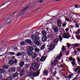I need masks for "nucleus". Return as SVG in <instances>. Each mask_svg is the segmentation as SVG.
<instances>
[{
  "label": "nucleus",
  "instance_id": "1",
  "mask_svg": "<svg viewBox=\"0 0 80 80\" xmlns=\"http://www.w3.org/2000/svg\"><path fill=\"white\" fill-rule=\"evenodd\" d=\"M62 52H60L59 56H57L55 58V59L54 60L53 62L51 63V65L52 66H53V65L54 66H56V65H57V59L58 58L59 60L60 59V58L62 57Z\"/></svg>",
  "mask_w": 80,
  "mask_h": 80
},
{
  "label": "nucleus",
  "instance_id": "29",
  "mask_svg": "<svg viewBox=\"0 0 80 80\" xmlns=\"http://www.w3.org/2000/svg\"><path fill=\"white\" fill-rule=\"evenodd\" d=\"M4 72H5V70H4L2 68L0 69V73H2Z\"/></svg>",
  "mask_w": 80,
  "mask_h": 80
},
{
  "label": "nucleus",
  "instance_id": "17",
  "mask_svg": "<svg viewBox=\"0 0 80 80\" xmlns=\"http://www.w3.org/2000/svg\"><path fill=\"white\" fill-rule=\"evenodd\" d=\"M33 50H34V49H33V48L31 46H29L28 47V50L29 51H31L32 52Z\"/></svg>",
  "mask_w": 80,
  "mask_h": 80
},
{
  "label": "nucleus",
  "instance_id": "34",
  "mask_svg": "<svg viewBox=\"0 0 80 80\" xmlns=\"http://www.w3.org/2000/svg\"><path fill=\"white\" fill-rule=\"evenodd\" d=\"M22 69V68L19 67L18 68H17V71H18V72H20V71Z\"/></svg>",
  "mask_w": 80,
  "mask_h": 80
},
{
  "label": "nucleus",
  "instance_id": "54",
  "mask_svg": "<svg viewBox=\"0 0 80 80\" xmlns=\"http://www.w3.org/2000/svg\"><path fill=\"white\" fill-rule=\"evenodd\" d=\"M12 59L13 60L14 59H15V56H13L12 57Z\"/></svg>",
  "mask_w": 80,
  "mask_h": 80
},
{
  "label": "nucleus",
  "instance_id": "64",
  "mask_svg": "<svg viewBox=\"0 0 80 80\" xmlns=\"http://www.w3.org/2000/svg\"><path fill=\"white\" fill-rule=\"evenodd\" d=\"M66 20L68 21V20H69V18H66Z\"/></svg>",
  "mask_w": 80,
  "mask_h": 80
},
{
  "label": "nucleus",
  "instance_id": "23",
  "mask_svg": "<svg viewBox=\"0 0 80 80\" xmlns=\"http://www.w3.org/2000/svg\"><path fill=\"white\" fill-rule=\"evenodd\" d=\"M25 67L26 68H29L30 67V64H26L25 65Z\"/></svg>",
  "mask_w": 80,
  "mask_h": 80
},
{
  "label": "nucleus",
  "instance_id": "55",
  "mask_svg": "<svg viewBox=\"0 0 80 80\" xmlns=\"http://www.w3.org/2000/svg\"><path fill=\"white\" fill-rule=\"evenodd\" d=\"M76 28H78V27H79V25L78 24H76Z\"/></svg>",
  "mask_w": 80,
  "mask_h": 80
},
{
  "label": "nucleus",
  "instance_id": "7",
  "mask_svg": "<svg viewBox=\"0 0 80 80\" xmlns=\"http://www.w3.org/2000/svg\"><path fill=\"white\" fill-rule=\"evenodd\" d=\"M26 43H29L30 45L31 46H32V41L30 39H27L25 41Z\"/></svg>",
  "mask_w": 80,
  "mask_h": 80
},
{
  "label": "nucleus",
  "instance_id": "59",
  "mask_svg": "<svg viewBox=\"0 0 80 80\" xmlns=\"http://www.w3.org/2000/svg\"><path fill=\"white\" fill-rule=\"evenodd\" d=\"M43 0H40L39 1V3H42V2H43Z\"/></svg>",
  "mask_w": 80,
  "mask_h": 80
},
{
  "label": "nucleus",
  "instance_id": "3",
  "mask_svg": "<svg viewBox=\"0 0 80 80\" xmlns=\"http://www.w3.org/2000/svg\"><path fill=\"white\" fill-rule=\"evenodd\" d=\"M62 37L65 38H68L70 37V35L69 34L65 32L63 34Z\"/></svg>",
  "mask_w": 80,
  "mask_h": 80
},
{
  "label": "nucleus",
  "instance_id": "2",
  "mask_svg": "<svg viewBox=\"0 0 80 80\" xmlns=\"http://www.w3.org/2000/svg\"><path fill=\"white\" fill-rule=\"evenodd\" d=\"M32 68L33 70H37L38 69V65L37 62H34L32 64Z\"/></svg>",
  "mask_w": 80,
  "mask_h": 80
},
{
  "label": "nucleus",
  "instance_id": "53",
  "mask_svg": "<svg viewBox=\"0 0 80 80\" xmlns=\"http://www.w3.org/2000/svg\"><path fill=\"white\" fill-rule=\"evenodd\" d=\"M77 69L78 70H80V66H78L77 67Z\"/></svg>",
  "mask_w": 80,
  "mask_h": 80
},
{
  "label": "nucleus",
  "instance_id": "14",
  "mask_svg": "<svg viewBox=\"0 0 80 80\" xmlns=\"http://www.w3.org/2000/svg\"><path fill=\"white\" fill-rule=\"evenodd\" d=\"M28 77H30L33 75V72L32 71L28 72L27 73Z\"/></svg>",
  "mask_w": 80,
  "mask_h": 80
},
{
  "label": "nucleus",
  "instance_id": "33",
  "mask_svg": "<svg viewBox=\"0 0 80 80\" xmlns=\"http://www.w3.org/2000/svg\"><path fill=\"white\" fill-rule=\"evenodd\" d=\"M72 45H73V47H77L78 46V44L77 43L72 44Z\"/></svg>",
  "mask_w": 80,
  "mask_h": 80
},
{
  "label": "nucleus",
  "instance_id": "48",
  "mask_svg": "<svg viewBox=\"0 0 80 80\" xmlns=\"http://www.w3.org/2000/svg\"><path fill=\"white\" fill-rule=\"evenodd\" d=\"M36 60L37 61H38V62H39V61L40 60V58H37L36 59Z\"/></svg>",
  "mask_w": 80,
  "mask_h": 80
},
{
  "label": "nucleus",
  "instance_id": "9",
  "mask_svg": "<svg viewBox=\"0 0 80 80\" xmlns=\"http://www.w3.org/2000/svg\"><path fill=\"white\" fill-rule=\"evenodd\" d=\"M15 69L13 68H11L8 69V71L9 72H15Z\"/></svg>",
  "mask_w": 80,
  "mask_h": 80
},
{
  "label": "nucleus",
  "instance_id": "49",
  "mask_svg": "<svg viewBox=\"0 0 80 80\" xmlns=\"http://www.w3.org/2000/svg\"><path fill=\"white\" fill-rule=\"evenodd\" d=\"M69 28H73V26L70 25L69 27Z\"/></svg>",
  "mask_w": 80,
  "mask_h": 80
},
{
  "label": "nucleus",
  "instance_id": "43",
  "mask_svg": "<svg viewBox=\"0 0 80 80\" xmlns=\"http://www.w3.org/2000/svg\"><path fill=\"white\" fill-rule=\"evenodd\" d=\"M13 62L15 64H17V60L15 59L13 61Z\"/></svg>",
  "mask_w": 80,
  "mask_h": 80
},
{
  "label": "nucleus",
  "instance_id": "26",
  "mask_svg": "<svg viewBox=\"0 0 80 80\" xmlns=\"http://www.w3.org/2000/svg\"><path fill=\"white\" fill-rule=\"evenodd\" d=\"M2 68L4 69H7L8 68V66L7 65H4L2 66Z\"/></svg>",
  "mask_w": 80,
  "mask_h": 80
},
{
  "label": "nucleus",
  "instance_id": "56",
  "mask_svg": "<svg viewBox=\"0 0 80 80\" xmlns=\"http://www.w3.org/2000/svg\"><path fill=\"white\" fill-rule=\"evenodd\" d=\"M78 62H80V58H78Z\"/></svg>",
  "mask_w": 80,
  "mask_h": 80
},
{
  "label": "nucleus",
  "instance_id": "4",
  "mask_svg": "<svg viewBox=\"0 0 80 80\" xmlns=\"http://www.w3.org/2000/svg\"><path fill=\"white\" fill-rule=\"evenodd\" d=\"M53 30L54 32L56 33H58L59 32V29L57 26H54L53 28Z\"/></svg>",
  "mask_w": 80,
  "mask_h": 80
},
{
  "label": "nucleus",
  "instance_id": "57",
  "mask_svg": "<svg viewBox=\"0 0 80 80\" xmlns=\"http://www.w3.org/2000/svg\"><path fill=\"white\" fill-rule=\"evenodd\" d=\"M66 55H69V51H68L66 53Z\"/></svg>",
  "mask_w": 80,
  "mask_h": 80
},
{
  "label": "nucleus",
  "instance_id": "35",
  "mask_svg": "<svg viewBox=\"0 0 80 80\" xmlns=\"http://www.w3.org/2000/svg\"><path fill=\"white\" fill-rule=\"evenodd\" d=\"M33 77H37L38 76V74H37L36 73H33L32 72V74Z\"/></svg>",
  "mask_w": 80,
  "mask_h": 80
},
{
  "label": "nucleus",
  "instance_id": "25",
  "mask_svg": "<svg viewBox=\"0 0 80 80\" xmlns=\"http://www.w3.org/2000/svg\"><path fill=\"white\" fill-rule=\"evenodd\" d=\"M14 14H15L14 13H12V14L10 15V16H9L8 17V18H10V19H11L12 18H13V17H14Z\"/></svg>",
  "mask_w": 80,
  "mask_h": 80
},
{
  "label": "nucleus",
  "instance_id": "30",
  "mask_svg": "<svg viewBox=\"0 0 80 80\" xmlns=\"http://www.w3.org/2000/svg\"><path fill=\"white\" fill-rule=\"evenodd\" d=\"M45 44L42 45L41 47V50H43V49L45 48Z\"/></svg>",
  "mask_w": 80,
  "mask_h": 80
},
{
  "label": "nucleus",
  "instance_id": "32",
  "mask_svg": "<svg viewBox=\"0 0 80 80\" xmlns=\"http://www.w3.org/2000/svg\"><path fill=\"white\" fill-rule=\"evenodd\" d=\"M7 80H12V76H10L7 78Z\"/></svg>",
  "mask_w": 80,
  "mask_h": 80
},
{
  "label": "nucleus",
  "instance_id": "42",
  "mask_svg": "<svg viewBox=\"0 0 80 80\" xmlns=\"http://www.w3.org/2000/svg\"><path fill=\"white\" fill-rule=\"evenodd\" d=\"M65 48L64 46H62V52H64V50H65Z\"/></svg>",
  "mask_w": 80,
  "mask_h": 80
},
{
  "label": "nucleus",
  "instance_id": "46",
  "mask_svg": "<svg viewBox=\"0 0 80 80\" xmlns=\"http://www.w3.org/2000/svg\"><path fill=\"white\" fill-rule=\"evenodd\" d=\"M67 46H68V48H70V47L71 44H68V43H67Z\"/></svg>",
  "mask_w": 80,
  "mask_h": 80
},
{
  "label": "nucleus",
  "instance_id": "47",
  "mask_svg": "<svg viewBox=\"0 0 80 80\" xmlns=\"http://www.w3.org/2000/svg\"><path fill=\"white\" fill-rule=\"evenodd\" d=\"M77 33V34H78V33H80V29H78Z\"/></svg>",
  "mask_w": 80,
  "mask_h": 80
},
{
  "label": "nucleus",
  "instance_id": "45",
  "mask_svg": "<svg viewBox=\"0 0 80 80\" xmlns=\"http://www.w3.org/2000/svg\"><path fill=\"white\" fill-rule=\"evenodd\" d=\"M21 44L22 45H25V42L23 41H22L21 42Z\"/></svg>",
  "mask_w": 80,
  "mask_h": 80
},
{
  "label": "nucleus",
  "instance_id": "51",
  "mask_svg": "<svg viewBox=\"0 0 80 80\" xmlns=\"http://www.w3.org/2000/svg\"><path fill=\"white\" fill-rule=\"evenodd\" d=\"M73 60V58L72 57H71L69 58V60L70 61H72Z\"/></svg>",
  "mask_w": 80,
  "mask_h": 80
},
{
  "label": "nucleus",
  "instance_id": "50",
  "mask_svg": "<svg viewBox=\"0 0 80 80\" xmlns=\"http://www.w3.org/2000/svg\"><path fill=\"white\" fill-rule=\"evenodd\" d=\"M3 78V76H2V74L0 73V78Z\"/></svg>",
  "mask_w": 80,
  "mask_h": 80
},
{
  "label": "nucleus",
  "instance_id": "36",
  "mask_svg": "<svg viewBox=\"0 0 80 80\" xmlns=\"http://www.w3.org/2000/svg\"><path fill=\"white\" fill-rule=\"evenodd\" d=\"M21 54L22 56H25V55H26V53L24 52H22L21 53Z\"/></svg>",
  "mask_w": 80,
  "mask_h": 80
},
{
  "label": "nucleus",
  "instance_id": "37",
  "mask_svg": "<svg viewBox=\"0 0 80 80\" xmlns=\"http://www.w3.org/2000/svg\"><path fill=\"white\" fill-rule=\"evenodd\" d=\"M59 39L60 41V42H61V41L62 40V37L61 35H60L59 36Z\"/></svg>",
  "mask_w": 80,
  "mask_h": 80
},
{
  "label": "nucleus",
  "instance_id": "20",
  "mask_svg": "<svg viewBox=\"0 0 80 80\" xmlns=\"http://www.w3.org/2000/svg\"><path fill=\"white\" fill-rule=\"evenodd\" d=\"M58 41H59V39L57 38L56 39H55L54 41V43L56 45V44H58Z\"/></svg>",
  "mask_w": 80,
  "mask_h": 80
},
{
  "label": "nucleus",
  "instance_id": "22",
  "mask_svg": "<svg viewBox=\"0 0 80 80\" xmlns=\"http://www.w3.org/2000/svg\"><path fill=\"white\" fill-rule=\"evenodd\" d=\"M24 65H25V63L23 61H22L19 63V66L20 67H22Z\"/></svg>",
  "mask_w": 80,
  "mask_h": 80
},
{
  "label": "nucleus",
  "instance_id": "16",
  "mask_svg": "<svg viewBox=\"0 0 80 80\" xmlns=\"http://www.w3.org/2000/svg\"><path fill=\"white\" fill-rule=\"evenodd\" d=\"M42 42H45V41H47V38L46 36H44L42 37Z\"/></svg>",
  "mask_w": 80,
  "mask_h": 80
},
{
  "label": "nucleus",
  "instance_id": "60",
  "mask_svg": "<svg viewBox=\"0 0 80 80\" xmlns=\"http://www.w3.org/2000/svg\"><path fill=\"white\" fill-rule=\"evenodd\" d=\"M62 26H63V27H65L66 26V24L65 23L63 24Z\"/></svg>",
  "mask_w": 80,
  "mask_h": 80
},
{
  "label": "nucleus",
  "instance_id": "31",
  "mask_svg": "<svg viewBox=\"0 0 80 80\" xmlns=\"http://www.w3.org/2000/svg\"><path fill=\"white\" fill-rule=\"evenodd\" d=\"M72 76L73 74L70 75L68 76V77L67 78V79H68V78H69V79L70 80V79L72 78Z\"/></svg>",
  "mask_w": 80,
  "mask_h": 80
},
{
  "label": "nucleus",
  "instance_id": "13",
  "mask_svg": "<svg viewBox=\"0 0 80 80\" xmlns=\"http://www.w3.org/2000/svg\"><path fill=\"white\" fill-rule=\"evenodd\" d=\"M57 22L58 23V27H61L62 24L61 23V22H60V19H58L57 21Z\"/></svg>",
  "mask_w": 80,
  "mask_h": 80
},
{
  "label": "nucleus",
  "instance_id": "40",
  "mask_svg": "<svg viewBox=\"0 0 80 80\" xmlns=\"http://www.w3.org/2000/svg\"><path fill=\"white\" fill-rule=\"evenodd\" d=\"M26 62H28V63H30V60L29 59H28V58H26Z\"/></svg>",
  "mask_w": 80,
  "mask_h": 80
},
{
  "label": "nucleus",
  "instance_id": "15",
  "mask_svg": "<svg viewBox=\"0 0 80 80\" xmlns=\"http://www.w3.org/2000/svg\"><path fill=\"white\" fill-rule=\"evenodd\" d=\"M34 43L36 45H39L40 44V42L38 41V40H36L34 42Z\"/></svg>",
  "mask_w": 80,
  "mask_h": 80
},
{
  "label": "nucleus",
  "instance_id": "58",
  "mask_svg": "<svg viewBox=\"0 0 80 80\" xmlns=\"http://www.w3.org/2000/svg\"><path fill=\"white\" fill-rule=\"evenodd\" d=\"M53 74L55 75L56 74H57V72H56V71L54 72L53 73Z\"/></svg>",
  "mask_w": 80,
  "mask_h": 80
},
{
  "label": "nucleus",
  "instance_id": "10",
  "mask_svg": "<svg viewBox=\"0 0 80 80\" xmlns=\"http://www.w3.org/2000/svg\"><path fill=\"white\" fill-rule=\"evenodd\" d=\"M27 54L29 56H31L33 54V51H28V50L27 51Z\"/></svg>",
  "mask_w": 80,
  "mask_h": 80
},
{
  "label": "nucleus",
  "instance_id": "41",
  "mask_svg": "<svg viewBox=\"0 0 80 80\" xmlns=\"http://www.w3.org/2000/svg\"><path fill=\"white\" fill-rule=\"evenodd\" d=\"M43 73L44 75H47V74H48V71H45L43 72Z\"/></svg>",
  "mask_w": 80,
  "mask_h": 80
},
{
  "label": "nucleus",
  "instance_id": "5",
  "mask_svg": "<svg viewBox=\"0 0 80 80\" xmlns=\"http://www.w3.org/2000/svg\"><path fill=\"white\" fill-rule=\"evenodd\" d=\"M31 38L34 40H38L39 39L38 37L35 35H33L31 36Z\"/></svg>",
  "mask_w": 80,
  "mask_h": 80
},
{
  "label": "nucleus",
  "instance_id": "8",
  "mask_svg": "<svg viewBox=\"0 0 80 80\" xmlns=\"http://www.w3.org/2000/svg\"><path fill=\"white\" fill-rule=\"evenodd\" d=\"M25 73V71L24 70L22 69L20 71V73L19 74V75L20 77H23V75L24 74V73Z\"/></svg>",
  "mask_w": 80,
  "mask_h": 80
},
{
  "label": "nucleus",
  "instance_id": "63",
  "mask_svg": "<svg viewBox=\"0 0 80 80\" xmlns=\"http://www.w3.org/2000/svg\"><path fill=\"white\" fill-rule=\"evenodd\" d=\"M75 72H77L78 71V69H75V70H74Z\"/></svg>",
  "mask_w": 80,
  "mask_h": 80
},
{
  "label": "nucleus",
  "instance_id": "44",
  "mask_svg": "<svg viewBox=\"0 0 80 80\" xmlns=\"http://www.w3.org/2000/svg\"><path fill=\"white\" fill-rule=\"evenodd\" d=\"M46 38H47L48 39H49V38H50V35H48L46 36Z\"/></svg>",
  "mask_w": 80,
  "mask_h": 80
},
{
  "label": "nucleus",
  "instance_id": "52",
  "mask_svg": "<svg viewBox=\"0 0 80 80\" xmlns=\"http://www.w3.org/2000/svg\"><path fill=\"white\" fill-rule=\"evenodd\" d=\"M72 65H75V62H72Z\"/></svg>",
  "mask_w": 80,
  "mask_h": 80
},
{
  "label": "nucleus",
  "instance_id": "18",
  "mask_svg": "<svg viewBox=\"0 0 80 80\" xmlns=\"http://www.w3.org/2000/svg\"><path fill=\"white\" fill-rule=\"evenodd\" d=\"M13 60L12 59H10L9 61V64L10 65H13Z\"/></svg>",
  "mask_w": 80,
  "mask_h": 80
},
{
  "label": "nucleus",
  "instance_id": "21",
  "mask_svg": "<svg viewBox=\"0 0 80 80\" xmlns=\"http://www.w3.org/2000/svg\"><path fill=\"white\" fill-rule=\"evenodd\" d=\"M18 73L17 72L14 73V74L12 75V77L14 78L17 77H18Z\"/></svg>",
  "mask_w": 80,
  "mask_h": 80
},
{
  "label": "nucleus",
  "instance_id": "24",
  "mask_svg": "<svg viewBox=\"0 0 80 80\" xmlns=\"http://www.w3.org/2000/svg\"><path fill=\"white\" fill-rule=\"evenodd\" d=\"M42 33L43 35H44V36L47 35V32L45 30L42 31Z\"/></svg>",
  "mask_w": 80,
  "mask_h": 80
},
{
  "label": "nucleus",
  "instance_id": "27",
  "mask_svg": "<svg viewBox=\"0 0 80 80\" xmlns=\"http://www.w3.org/2000/svg\"><path fill=\"white\" fill-rule=\"evenodd\" d=\"M34 51L35 52H38H38H39L40 51V49L36 48L34 49Z\"/></svg>",
  "mask_w": 80,
  "mask_h": 80
},
{
  "label": "nucleus",
  "instance_id": "61",
  "mask_svg": "<svg viewBox=\"0 0 80 80\" xmlns=\"http://www.w3.org/2000/svg\"><path fill=\"white\" fill-rule=\"evenodd\" d=\"M72 62H75V58L72 59Z\"/></svg>",
  "mask_w": 80,
  "mask_h": 80
},
{
  "label": "nucleus",
  "instance_id": "28",
  "mask_svg": "<svg viewBox=\"0 0 80 80\" xmlns=\"http://www.w3.org/2000/svg\"><path fill=\"white\" fill-rule=\"evenodd\" d=\"M27 8H28V7H26L24 9H22L21 11V13H23L24 12H25L27 9Z\"/></svg>",
  "mask_w": 80,
  "mask_h": 80
},
{
  "label": "nucleus",
  "instance_id": "39",
  "mask_svg": "<svg viewBox=\"0 0 80 80\" xmlns=\"http://www.w3.org/2000/svg\"><path fill=\"white\" fill-rule=\"evenodd\" d=\"M9 53L10 55H15V52H9Z\"/></svg>",
  "mask_w": 80,
  "mask_h": 80
},
{
  "label": "nucleus",
  "instance_id": "62",
  "mask_svg": "<svg viewBox=\"0 0 80 80\" xmlns=\"http://www.w3.org/2000/svg\"><path fill=\"white\" fill-rule=\"evenodd\" d=\"M65 30L66 31H68V30H69V29H68V28H67L65 29Z\"/></svg>",
  "mask_w": 80,
  "mask_h": 80
},
{
  "label": "nucleus",
  "instance_id": "11",
  "mask_svg": "<svg viewBox=\"0 0 80 80\" xmlns=\"http://www.w3.org/2000/svg\"><path fill=\"white\" fill-rule=\"evenodd\" d=\"M10 22H11V19L8 18V17L7 18L6 20V23L8 24V23H10Z\"/></svg>",
  "mask_w": 80,
  "mask_h": 80
},
{
  "label": "nucleus",
  "instance_id": "12",
  "mask_svg": "<svg viewBox=\"0 0 80 80\" xmlns=\"http://www.w3.org/2000/svg\"><path fill=\"white\" fill-rule=\"evenodd\" d=\"M46 58L44 56L42 57L40 59V61L42 62H44Z\"/></svg>",
  "mask_w": 80,
  "mask_h": 80
},
{
  "label": "nucleus",
  "instance_id": "38",
  "mask_svg": "<svg viewBox=\"0 0 80 80\" xmlns=\"http://www.w3.org/2000/svg\"><path fill=\"white\" fill-rule=\"evenodd\" d=\"M21 55H22L21 53L18 52L17 54L16 55V56H17V57H19V56H21Z\"/></svg>",
  "mask_w": 80,
  "mask_h": 80
},
{
  "label": "nucleus",
  "instance_id": "19",
  "mask_svg": "<svg viewBox=\"0 0 80 80\" xmlns=\"http://www.w3.org/2000/svg\"><path fill=\"white\" fill-rule=\"evenodd\" d=\"M31 57L32 58H35L36 57H37V53H33L32 54V55H31Z\"/></svg>",
  "mask_w": 80,
  "mask_h": 80
},
{
  "label": "nucleus",
  "instance_id": "6",
  "mask_svg": "<svg viewBox=\"0 0 80 80\" xmlns=\"http://www.w3.org/2000/svg\"><path fill=\"white\" fill-rule=\"evenodd\" d=\"M55 48V46H54V44H50L49 46V51H51L52 50V49H54Z\"/></svg>",
  "mask_w": 80,
  "mask_h": 80
}]
</instances>
